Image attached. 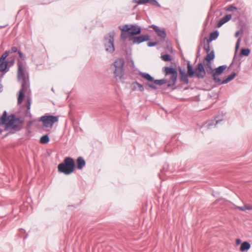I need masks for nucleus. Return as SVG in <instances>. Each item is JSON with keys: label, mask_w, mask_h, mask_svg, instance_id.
<instances>
[{"label": "nucleus", "mask_w": 252, "mask_h": 252, "mask_svg": "<svg viewBox=\"0 0 252 252\" xmlns=\"http://www.w3.org/2000/svg\"><path fill=\"white\" fill-rule=\"evenodd\" d=\"M164 70L165 72V75L166 76L169 75H171L169 79H162L160 80L154 79L153 82L156 85H158L160 86L163 85L166 83L167 82L168 83V86L174 85L176 82L178 77L177 71L174 68L168 66L164 67Z\"/></svg>", "instance_id": "1"}, {"label": "nucleus", "mask_w": 252, "mask_h": 252, "mask_svg": "<svg viewBox=\"0 0 252 252\" xmlns=\"http://www.w3.org/2000/svg\"><path fill=\"white\" fill-rule=\"evenodd\" d=\"M17 65L18 80L21 81V83L22 86H23V87H25V85L30 86L29 74L27 70L26 63L22 61H18Z\"/></svg>", "instance_id": "2"}, {"label": "nucleus", "mask_w": 252, "mask_h": 252, "mask_svg": "<svg viewBox=\"0 0 252 252\" xmlns=\"http://www.w3.org/2000/svg\"><path fill=\"white\" fill-rule=\"evenodd\" d=\"M75 166L73 159L70 157H66L63 161L58 165V169L59 172L69 175L73 172Z\"/></svg>", "instance_id": "3"}, {"label": "nucleus", "mask_w": 252, "mask_h": 252, "mask_svg": "<svg viewBox=\"0 0 252 252\" xmlns=\"http://www.w3.org/2000/svg\"><path fill=\"white\" fill-rule=\"evenodd\" d=\"M5 124V129L11 128L15 129L18 127V125L16 123L15 117L13 115L9 116L7 117V113L6 111L3 112V113L0 118V125Z\"/></svg>", "instance_id": "4"}, {"label": "nucleus", "mask_w": 252, "mask_h": 252, "mask_svg": "<svg viewBox=\"0 0 252 252\" xmlns=\"http://www.w3.org/2000/svg\"><path fill=\"white\" fill-rule=\"evenodd\" d=\"M125 61L123 58H119L115 60L113 64L115 69L114 71V76L117 81L121 80L124 75V65Z\"/></svg>", "instance_id": "5"}, {"label": "nucleus", "mask_w": 252, "mask_h": 252, "mask_svg": "<svg viewBox=\"0 0 252 252\" xmlns=\"http://www.w3.org/2000/svg\"><path fill=\"white\" fill-rule=\"evenodd\" d=\"M115 33L112 31L108 33L104 37V45L106 52L113 53L115 51L114 36Z\"/></svg>", "instance_id": "6"}, {"label": "nucleus", "mask_w": 252, "mask_h": 252, "mask_svg": "<svg viewBox=\"0 0 252 252\" xmlns=\"http://www.w3.org/2000/svg\"><path fill=\"white\" fill-rule=\"evenodd\" d=\"M122 32H126L129 37H133L140 34L141 32V28L137 25H125L122 27H120Z\"/></svg>", "instance_id": "7"}, {"label": "nucleus", "mask_w": 252, "mask_h": 252, "mask_svg": "<svg viewBox=\"0 0 252 252\" xmlns=\"http://www.w3.org/2000/svg\"><path fill=\"white\" fill-rule=\"evenodd\" d=\"M59 117L52 115L43 116L40 117V121L43 122L46 127H52L54 123L58 121Z\"/></svg>", "instance_id": "8"}, {"label": "nucleus", "mask_w": 252, "mask_h": 252, "mask_svg": "<svg viewBox=\"0 0 252 252\" xmlns=\"http://www.w3.org/2000/svg\"><path fill=\"white\" fill-rule=\"evenodd\" d=\"M227 66L225 65H221L218 67L216 68L212 73L213 80L218 84H220L221 79L218 77V76L220 75L223 71L226 68Z\"/></svg>", "instance_id": "9"}, {"label": "nucleus", "mask_w": 252, "mask_h": 252, "mask_svg": "<svg viewBox=\"0 0 252 252\" xmlns=\"http://www.w3.org/2000/svg\"><path fill=\"white\" fill-rule=\"evenodd\" d=\"M150 39L148 35H141L137 36L129 37V40L131 41L133 44H139L144 41H147Z\"/></svg>", "instance_id": "10"}, {"label": "nucleus", "mask_w": 252, "mask_h": 252, "mask_svg": "<svg viewBox=\"0 0 252 252\" xmlns=\"http://www.w3.org/2000/svg\"><path fill=\"white\" fill-rule=\"evenodd\" d=\"M206 75V71L202 63H199L195 68V76L198 78H203Z\"/></svg>", "instance_id": "11"}, {"label": "nucleus", "mask_w": 252, "mask_h": 252, "mask_svg": "<svg viewBox=\"0 0 252 252\" xmlns=\"http://www.w3.org/2000/svg\"><path fill=\"white\" fill-rule=\"evenodd\" d=\"M218 118V116H216L214 118V119L206 122L204 125V127L208 129H211L212 127H215L217 125L222 121V119H219Z\"/></svg>", "instance_id": "12"}, {"label": "nucleus", "mask_w": 252, "mask_h": 252, "mask_svg": "<svg viewBox=\"0 0 252 252\" xmlns=\"http://www.w3.org/2000/svg\"><path fill=\"white\" fill-rule=\"evenodd\" d=\"M150 27L154 30L158 37L162 39H164L165 38L166 33L164 30L161 29L158 26L155 25H152Z\"/></svg>", "instance_id": "13"}, {"label": "nucleus", "mask_w": 252, "mask_h": 252, "mask_svg": "<svg viewBox=\"0 0 252 252\" xmlns=\"http://www.w3.org/2000/svg\"><path fill=\"white\" fill-rule=\"evenodd\" d=\"M30 86L25 85V87L22 85L21 89L20 90L19 92V95L18 97V103L21 104L23 101V100L25 97V93L28 90Z\"/></svg>", "instance_id": "14"}, {"label": "nucleus", "mask_w": 252, "mask_h": 252, "mask_svg": "<svg viewBox=\"0 0 252 252\" xmlns=\"http://www.w3.org/2000/svg\"><path fill=\"white\" fill-rule=\"evenodd\" d=\"M180 73V80L181 82L187 84L189 83V79L188 77V75L186 73L184 70H183L181 67L179 69Z\"/></svg>", "instance_id": "15"}, {"label": "nucleus", "mask_w": 252, "mask_h": 252, "mask_svg": "<svg viewBox=\"0 0 252 252\" xmlns=\"http://www.w3.org/2000/svg\"><path fill=\"white\" fill-rule=\"evenodd\" d=\"M131 88L133 91L143 92L144 88L143 86L137 81L134 82L131 84Z\"/></svg>", "instance_id": "16"}, {"label": "nucleus", "mask_w": 252, "mask_h": 252, "mask_svg": "<svg viewBox=\"0 0 252 252\" xmlns=\"http://www.w3.org/2000/svg\"><path fill=\"white\" fill-rule=\"evenodd\" d=\"M77 167L79 170L82 169L85 165L86 162L82 157H79L77 159Z\"/></svg>", "instance_id": "17"}, {"label": "nucleus", "mask_w": 252, "mask_h": 252, "mask_svg": "<svg viewBox=\"0 0 252 252\" xmlns=\"http://www.w3.org/2000/svg\"><path fill=\"white\" fill-rule=\"evenodd\" d=\"M236 74L235 72H232L231 74L229 75L227 78L222 81H221L220 85L226 84L229 82L230 81L233 80L236 76Z\"/></svg>", "instance_id": "18"}, {"label": "nucleus", "mask_w": 252, "mask_h": 252, "mask_svg": "<svg viewBox=\"0 0 252 252\" xmlns=\"http://www.w3.org/2000/svg\"><path fill=\"white\" fill-rule=\"evenodd\" d=\"M8 62L7 61L1 62L0 61V72H6L8 71L7 69Z\"/></svg>", "instance_id": "19"}, {"label": "nucleus", "mask_w": 252, "mask_h": 252, "mask_svg": "<svg viewBox=\"0 0 252 252\" xmlns=\"http://www.w3.org/2000/svg\"><path fill=\"white\" fill-rule=\"evenodd\" d=\"M187 68H188L187 74L188 75V76L189 77L191 78L194 75V74L195 75V70H194L190 64L189 62L188 63Z\"/></svg>", "instance_id": "20"}, {"label": "nucleus", "mask_w": 252, "mask_h": 252, "mask_svg": "<svg viewBox=\"0 0 252 252\" xmlns=\"http://www.w3.org/2000/svg\"><path fill=\"white\" fill-rule=\"evenodd\" d=\"M215 58V53L214 50H212L210 53H207L206 57L204 59V63L206 61L207 62H211Z\"/></svg>", "instance_id": "21"}, {"label": "nucleus", "mask_w": 252, "mask_h": 252, "mask_svg": "<svg viewBox=\"0 0 252 252\" xmlns=\"http://www.w3.org/2000/svg\"><path fill=\"white\" fill-rule=\"evenodd\" d=\"M139 75L148 81L153 82L154 81V78L152 76H151L149 73L140 72Z\"/></svg>", "instance_id": "22"}, {"label": "nucleus", "mask_w": 252, "mask_h": 252, "mask_svg": "<svg viewBox=\"0 0 252 252\" xmlns=\"http://www.w3.org/2000/svg\"><path fill=\"white\" fill-rule=\"evenodd\" d=\"M236 208L242 211L246 210H252V205L249 204H245L243 206H236Z\"/></svg>", "instance_id": "23"}, {"label": "nucleus", "mask_w": 252, "mask_h": 252, "mask_svg": "<svg viewBox=\"0 0 252 252\" xmlns=\"http://www.w3.org/2000/svg\"><path fill=\"white\" fill-rule=\"evenodd\" d=\"M219 33L218 31H215L213 32H211L209 38L208 40V42H211L213 40L217 38L219 36Z\"/></svg>", "instance_id": "24"}, {"label": "nucleus", "mask_w": 252, "mask_h": 252, "mask_svg": "<svg viewBox=\"0 0 252 252\" xmlns=\"http://www.w3.org/2000/svg\"><path fill=\"white\" fill-rule=\"evenodd\" d=\"M251 247L250 244L248 242H244L242 243L240 246V250L242 252L248 251Z\"/></svg>", "instance_id": "25"}, {"label": "nucleus", "mask_w": 252, "mask_h": 252, "mask_svg": "<svg viewBox=\"0 0 252 252\" xmlns=\"http://www.w3.org/2000/svg\"><path fill=\"white\" fill-rule=\"evenodd\" d=\"M206 71L208 74H212L214 69L212 67V64L211 62H207L206 64Z\"/></svg>", "instance_id": "26"}, {"label": "nucleus", "mask_w": 252, "mask_h": 252, "mask_svg": "<svg viewBox=\"0 0 252 252\" xmlns=\"http://www.w3.org/2000/svg\"><path fill=\"white\" fill-rule=\"evenodd\" d=\"M49 141V138L47 135L42 136L40 139V142L42 144L47 143Z\"/></svg>", "instance_id": "27"}, {"label": "nucleus", "mask_w": 252, "mask_h": 252, "mask_svg": "<svg viewBox=\"0 0 252 252\" xmlns=\"http://www.w3.org/2000/svg\"><path fill=\"white\" fill-rule=\"evenodd\" d=\"M10 51H6L0 57V61L1 62H5L6 58L9 56Z\"/></svg>", "instance_id": "28"}, {"label": "nucleus", "mask_w": 252, "mask_h": 252, "mask_svg": "<svg viewBox=\"0 0 252 252\" xmlns=\"http://www.w3.org/2000/svg\"><path fill=\"white\" fill-rule=\"evenodd\" d=\"M250 50L249 49H242L241 50L240 54L241 55L248 56L250 54Z\"/></svg>", "instance_id": "29"}, {"label": "nucleus", "mask_w": 252, "mask_h": 252, "mask_svg": "<svg viewBox=\"0 0 252 252\" xmlns=\"http://www.w3.org/2000/svg\"><path fill=\"white\" fill-rule=\"evenodd\" d=\"M132 2L138 4H144L148 3L149 0H133Z\"/></svg>", "instance_id": "30"}, {"label": "nucleus", "mask_w": 252, "mask_h": 252, "mask_svg": "<svg viewBox=\"0 0 252 252\" xmlns=\"http://www.w3.org/2000/svg\"><path fill=\"white\" fill-rule=\"evenodd\" d=\"M161 58L163 61L165 62H169L171 60V57L169 54L161 55Z\"/></svg>", "instance_id": "31"}, {"label": "nucleus", "mask_w": 252, "mask_h": 252, "mask_svg": "<svg viewBox=\"0 0 252 252\" xmlns=\"http://www.w3.org/2000/svg\"><path fill=\"white\" fill-rule=\"evenodd\" d=\"M31 102H32V99L31 98L29 97L27 99V109H28V110L26 111V115H27L28 114H30V111L29 110L30 109V108H31Z\"/></svg>", "instance_id": "32"}, {"label": "nucleus", "mask_w": 252, "mask_h": 252, "mask_svg": "<svg viewBox=\"0 0 252 252\" xmlns=\"http://www.w3.org/2000/svg\"><path fill=\"white\" fill-rule=\"evenodd\" d=\"M149 2L151 3L152 5H156L159 7H160V4L156 0H149Z\"/></svg>", "instance_id": "33"}, {"label": "nucleus", "mask_w": 252, "mask_h": 252, "mask_svg": "<svg viewBox=\"0 0 252 252\" xmlns=\"http://www.w3.org/2000/svg\"><path fill=\"white\" fill-rule=\"evenodd\" d=\"M127 35H128V34L126 32L122 31L121 38L122 40H125L127 37Z\"/></svg>", "instance_id": "34"}, {"label": "nucleus", "mask_w": 252, "mask_h": 252, "mask_svg": "<svg viewBox=\"0 0 252 252\" xmlns=\"http://www.w3.org/2000/svg\"><path fill=\"white\" fill-rule=\"evenodd\" d=\"M16 123L18 125V127L22 125L24 122V120L22 118H16Z\"/></svg>", "instance_id": "35"}, {"label": "nucleus", "mask_w": 252, "mask_h": 252, "mask_svg": "<svg viewBox=\"0 0 252 252\" xmlns=\"http://www.w3.org/2000/svg\"><path fill=\"white\" fill-rule=\"evenodd\" d=\"M237 9V7L233 5H231L226 9V11L228 12H232Z\"/></svg>", "instance_id": "36"}, {"label": "nucleus", "mask_w": 252, "mask_h": 252, "mask_svg": "<svg viewBox=\"0 0 252 252\" xmlns=\"http://www.w3.org/2000/svg\"><path fill=\"white\" fill-rule=\"evenodd\" d=\"M232 17L231 15L230 14H227L225 16H224L222 18L224 19V21H225L226 23L228 21H229Z\"/></svg>", "instance_id": "37"}, {"label": "nucleus", "mask_w": 252, "mask_h": 252, "mask_svg": "<svg viewBox=\"0 0 252 252\" xmlns=\"http://www.w3.org/2000/svg\"><path fill=\"white\" fill-rule=\"evenodd\" d=\"M226 22L224 21V19L223 18H221L218 22L217 24V27L218 28H220L224 24H225Z\"/></svg>", "instance_id": "38"}, {"label": "nucleus", "mask_w": 252, "mask_h": 252, "mask_svg": "<svg viewBox=\"0 0 252 252\" xmlns=\"http://www.w3.org/2000/svg\"><path fill=\"white\" fill-rule=\"evenodd\" d=\"M226 22L224 21V19L223 18H221L218 22L217 24V27L218 28H220L224 24H225Z\"/></svg>", "instance_id": "39"}, {"label": "nucleus", "mask_w": 252, "mask_h": 252, "mask_svg": "<svg viewBox=\"0 0 252 252\" xmlns=\"http://www.w3.org/2000/svg\"><path fill=\"white\" fill-rule=\"evenodd\" d=\"M209 43L210 42H208L207 44L205 45L204 47V48L205 50L206 51V52H207V53L210 52V49Z\"/></svg>", "instance_id": "40"}, {"label": "nucleus", "mask_w": 252, "mask_h": 252, "mask_svg": "<svg viewBox=\"0 0 252 252\" xmlns=\"http://www.w3.org/2000/svg\"><path fill=\"white\" fill-rule=\"evenodd\" d=\"M18 53L19 55L20 58L22 60H24L25 59V58H26L25 55L23 53H22L20 51H18Z\"/></svg>", "instance_id": "41"}, {"label": "nucleus", "mask_w": 252, "mask_h": 252, "mask_svg": "<svg viewBox=\"0 0 252 252\" xmlns=\"http://www.w3.org/2000/svg\"><path fill=\"white\" fill-rule=\"evenodd\" d=\"M146 85L148 86L149 87L152 88L154 90L157 89V87L154 84H153L151 83H146Z\"/></svg>", "instance_id": "42"}, {"label": "nucleus", "mask_w": 252, "mask_h": 252, "mask_svg": "<svg viewBox=\"0 0 252 252\" xmlns=\"http://www.w3.org/2000/svg\"><path fill=\"white\" fill-rule=\"evenodd\" d=\"M158 44V42H149L147 43V45L149 47H153Z\"/></svg>", "instance_id": "43"}, {"label": "nucleus", "mask_w": 252, "mask_h": 252, "mask_svg": "<svg viewBox=\"0 0 252 252\" xmlns=\"http://www.w3.org/2000/svg\"><path fill=\"white\" fill-rule=\"evenodd\" d=\"M18 51L16 47H12L11 49V53L18 52Z\"/></svg>", "instance_id": "44"}, {"label": "nucleus", "mask_w": 252, "mask_h": 252, "mask_svg": "<svg viewBox=\"0 0 252 252\" xmlns=\"http://www.w3.org/2000/svg\"><path fill=\"white\" fill-rule=\"evenodd\" d=\"M240 39L239 38L237 41V43H236V49L237 50L239 47V45H240Z\"/></svg>", "instance_id": "45"}, {"label": "nucleus", "mask_w": 252, "mask_h": 252, "mask_svg": "<svg viewBox=\"0 0 252 252\" xmlns=\"http://www.w3.org/2000/svg\"><path fill=\"white\" fill-rule=\"evenodd\" d=\"M241 241L240 239H237L236 240V244L237 245L240 244L241 243Z\"/></svg>", "instance_id": "46"}, {"label": "nucleus", "mask_w": 252, "mask_h": 252, "mask_svg": "<svg viewBox=\"0 0 252 252\" xmlns=\"http://www.w3.org/2000/svg\"><path fill=\"white\" fill-rule=\"evenodd\" d=\"M8 63H10V65H12L14 63V60H11L10 62H8Z\"/></svg>", "instance_id": "47"}, {"label": "nucleus", "mask_w": 252, "mask_h": 252, "mask_svg": "<svg viewBox=\"0 0 252 252\" xmlns=\"http://www.w3.org/2000/svg\"><path fill=\"white\" fill-rule=\"evenodd\" d=\"M239 34H240L239 32L238 31V32H237L235 33V35L236 37H238L239 36Z\"/></svg>", "instance_id": "48"}, {"label": "nucleus", "mask_w": 252, "mask_h": 252, "mask_svg": "<svg viewBox=\"0 0 252 252\" xmlns=\"http://www.w3.org/2000/svg\"><path fill=\"white\" fill-rule=\"evenodd\" d=\"M130 62H131V64H132V66H134V62H133V61L132 60H131Z\"/></svg>", "instance_id": "49"}, {"label": "nucleus", "mask_w": 252, "mask_h": 252, "mask_svg": "<svg viewBox=\"0 0 252 252\" xmlns=\"http://www.w3.org/2000/svg\"><path fill=\"white\" fill-rule=\"evenodd\" d=\"M51 90H52V91L53 92H54V89H53V88H52V89H51Z\"/></svg>", "instance_id": "50"}, {"label": "nucleus", "mask_w": 252, "mask_h": 252, "mask_svg": "<svg viewBox=\"0 0 252 252\" xmlns=\"http://www.w3.org/2000/svg\"><path fill=\"white\" fill-rule=\"evenodd\" d=\"M2 130L0 129V134L1 133Z\"/></svg>", "instance_id": "51"}, {"label": "nucleus", "mask_w": 252, "mask_h": 252, "mask_svg": "<svg viewBox=\"0 0 252 252\" xmlns=\"http://www.w3.org/2000/svg\"><path fill=\"white\" fill-rule=\"evenodd\" d=\"M159 176H160V178H161V174H159Z\"/></svg>", "instance_id": "52"}]
</instances>
